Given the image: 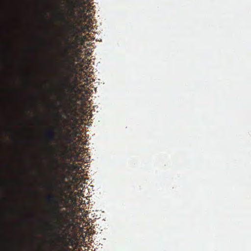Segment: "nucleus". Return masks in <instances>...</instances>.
I'll list each match as a JSON object with an SVG mask.
<instances>
[{"instance_id": "obj_1", "label": "nucleus", "mask_w": 251, "mask_h": 251, "mask_svg": "<svg viewBox=\"0 0 251 251\" xmlns=\"http://www.w3.org/2000/svg\"><path fill=\"white\" fill-rule=\"evenodd\" d=\"M67 24L70 25L68 31L70 38L71 40L67 48L64 50L65 57V64L66 73L64 74V81H61V86L62 91L61 93V100L65 101L66 106L64 107V113L67 118H70V114L72 112V104H75L76 101L80 99L82 100H87L88 99V94L89 91L83 87L81 89L78 88L76 81L70 82V78L73 76V74H75L77 70L75 67V64L74 57L79 50V43L84 42L85 36L79 34L81 30L73 24L70 21L65 20Z\"/></svg>"}, {"instance_id": "obj_2", "label": "nucleus", "mask_w": 251, "mask_h": 251, "mask_svg": "<svg viewBox=\"0 0 251 251\" xmlns=\"http://www.w3.org/2000/svg\"><path fill=\"white\" fill-rule=\"evenodd\" d=\"M48 201L53 204V207L51 209V212L53 217L56 220V225L58 226L57 233L61 230V234H57L58 241L61 243V246L57 245L58 250H60L62 248H69V246H73L74 243L73 239L71 238V234L68 231L64 229L67 222L65 220L68 215V212L65 210H61L62 207H66V202H63V199L59 197L50 193L46 197Z\"/></svg>"}, {"instance_id": "obj_3", "label": "nucleus", "mask_w": 251, "mask_h": 251, "mask_svg": "<svg viewBox=\"0 0 251 251\" xmlns=\"http://www.w3.org/2000/svg\"><path fill=\"white\" fill-rule=\"evenodd\" d=\"M66 134H60L59 138L61 141L60 149L59 156L63 160L69 157V147L68 144L73 142L72 137L75 136L74 132L69 129H66Z\"/></svg>"}, {"instance_id": "obj_4", "label": "nucleus", "mask_w": 251, "mask_h": 251, "mask_svg": "<svg viewBox=\"0 0 251 251\" xmlns=\"http://www.w3.org/2000/svg\"><path fill=\"white\" fill-rule=\"evenodd\" d=\"M62 163L58 160L56 157H54L52 160L51 170L53 172L52 175L53 179L54 180L55 183L50 185L51 188L54 190L56 192H58L60 196H63L64 194V191L60 185V182L57 181L58 175L56 173V168H61Z\"/></svg>"}, {"instance_id": "obj_5", "label": "nucleus", "mask_w": 251, "mask_h": 251, "mask_svg": "<svg viewBox=\"0 0 251 251\" xmlns=\"http://www.w3.org/2000/svg\"><path fill=\"white\" fill-rule=\"evenodd\" d=\"M45 137L49 141H56V133L53 129H50L45 132Z\"/></svg>"}, {"instance_id": "obj_6", "label": "nucleus", "mask_w": 251, "mask_h": 251, "mask_svg": "<svg viewBox=\"0 0 251 251\" xmlns=\"http://www.w3.org/2000/svg\"><path fill=\"white\" fill-rule=\"evenodd\" d=\"M68 6L70 12L74 14V9L76 7V2L75 0H69L68 1Z\"/></svg>"}, {"instance_id": "obj_7", "label": "nucleus", "mask_w": 251, "mask_h": 251, "mask_svg": "<svg viewBox=\"0 0 251 251\" xmlns=\"http://www.w3.org/2000/svg\"><path fill=\"white\" fill-rule=\"evenodd\" d=\"M64 121L66 125L69 126L70 127L74 128L75 126V125L71 121L69 120H65Z\"/></svg>"}, {"instance_id": "obj_8", "label": "nucleus", "mask_w": 251, "mask_h": 251, "mask_svg": "<svg viewBox=\"0 0 251 251\" xmlns=\"http://www.w3.org/2000/svg\"><path fill=\"white\" fill-rule=\"evenodd\" d=\"M57 251H72L70 248H62L60 250H57Z\"/></svg>"}, {"instance_id": "obj_9", "label": "nucleus", "mask_w": 251, "mask_h": 251, "mask_svg": "<svg viewBox=\"0 0 251 251\" xmlns=\"http://www.w3.org/2000/svg\"><path fill=\"white\" fill-rule=\"evenodd\" d=\"M74 168L76 169L78 171H79V169L81 168V169H82V167L81 166H79V165H77V164H76L75 166H74Z\"/></svg>"}, {"instance_id": "obj_10", "label": "nucleus", "mask_w": 251, "mask_h": 251, "mask_svg": "<svg viewBox=\"0 0 251 251\" xmlns=\"http://www.w3.org/2000/svg\"><path fill=\"white\" fill-rule=\"evenodd\" d=\"M62 129H65L64 126L63 127Z\"/></svg>"}, {"instance_id": "obj_11", "label": "nucleus", "mask_w": 251, "mask_h": 251, "mask_svg": "<svg viewBox=\"0 0 251 251\" xmlns=\"http://www.w3.org/2000/svg\"><path fill=\"white\" fill-rule=\"evenodd\" d=\"M68 39H69V38H68L67 39V41H69V40H68Z\"/></svg>"}]
</instances>
